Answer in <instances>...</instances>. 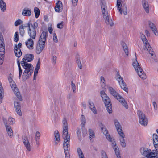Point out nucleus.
Masks as SVG:
<instances>
[{
    "label": "nucleus",
    "mask_w": 158,
    "mask_h": 158,
    "mask_svg": "<svg viewBox=\"0 0 158 158\" xmlns=\"http://www.w3.org/2000/svg\"><path fill=\"white\" fill-rule=\"evenodd\" d=\"M47 34V31H43L41 34L36 47V52L37 54H40L44 48Z\"/></svg>",
    "instance_id": "obj_1"
},
{
    "label": "nucleus",
    "mask_w": 158,
    "mask_h": 158,
    "mask_svg": "<svg viewBox=\"0 0 158 158\" xmlns=\"http://www.w3.org/2000/svg\"><path fill=\"white\" fill-rule=\"evenodd\" d=\"M100 94L107 111L109 114H111L112 112V105L110 99L104 91H101Z\"/></svg>",
    "instance_id": "obj_2"
},
{
    "label": "nucleus",
    "mask_w": 158,
    "mask_h": 158,
    "mask_svg": "<svg viewBox=\"0 0 158 158\" xmlns=\"http://www.w3.org/2000/svg\"><path fill=\"white\" fill-rule=\"evenodd\" d=\"M102 12L106 24L107 25H110L112 26L113 25V23L110 16L108 15V12L106 10L107 9L106 4L102 1L100 3Z\"/></svg>",
    "instance_id": "obj_3"
},
{
    "label": "nucleus",
    "mask_w": 158,
    "mask_h": 158,
    "mask_svg": "<svg viewBox=\"0 0 158 158\" xmlns=\"http://www.w3.org/2000/svg\"><path fill=\"white\" fill-rule=\"evenodd\" d=\"M108 90L110 94L118 100L126 109L128 108V106L124 99L120 96L113 88L109 87L108 88Z\"/></svg>",
    "instance_id": "obj_4"
},
{
    "label": "nucleus",
    "mask_w": 158,
    "mask_h": 158,
    "mask_svg": "<svg viewBox=\"0 0 158 158\" xmlns=\"http://www.w3.org/2000/svg\"><path fill=\"white\" fill-rule=\"evenodd\" d=\"M141 153L147 158H158V152L153 150L147 148H142L140 149Z\"/></svg>",
    "instance_id": "obj_5"
},
{
    "label": "nucleus",
    "mask_w": 158,
    "mask_h": 158,
    "mask_svg": "<svg viewBox=\"0 0 158 158\" xmlns=\"http://www.w3.org/2000/svg\"><path fill=\"white\" fill-rule=\"evenodd\" d=\"M136 54L135 53V59L134 60H133L132 65L138 75L140 78L143 79H145L146 77V75L144 73V72L137 61V57L136 56Z\"/></svg>",
    "instance_id": "obj_6"
},
{
    "label": "nucleus",
    "mask_w": 158,
    "mask_h": 158,
    "mask_svg": "<svg viewBox=\"0 0 158 158\" xmlns=\"http://www.w3.org/2000/svg\"><path fill=\"white\" fill-rule=\"evenodd\" d=\"M63 138L64 141H70V135L68 134V125L67 120L64 118L63 120Z\"/></svg>",
    "instance_id": "obj_7"
},
{
    "label": "nucleus",
    "mask_w": 158,
    "mask_h": 158,
    "mask_svg": "<svg viewBox=\"0 0 158 158\" xmlns=\"http://www.w3.org/2000/svg\"><path fill=\"white\" fill-rule=\"evenodd\" d=\"M38 24L37 22H35L31 25V28L28 30V33L30 38L35 39L36 35V29L38 27Z\"/></svg>",
    "instance_id": "obj_8"
},
{
    "label": "nucleus",
    "mask_w": 158,
    "mask_h": 158,
    "mask_svg": "<svg viewBox=\"0 0 158 158\" xmlns=\"http://www.w3.org/2000/svg\"><path fill=\"white\" fill-rule=\"evenodd\" d=\"M137 113L139 118V123L142 126H146L148 120L145 114L140 110L138 111Z\"/></svg>",
    "instance_id": "obj_9"
},
{
    "label": "nucleus",
    "mask_w": 158,
    "mask_h": 158,
    "mask_svg": "<svg viewBox=\"0 0 158 158\" xmlns=\"http://www.w3.org/2000/svg\"><path fill=\"white\" fill-rule=\"evenodd\" d=\"M117 80L118 81L121 88L127 93L128 89L127 86L119 73H117Z\"/></svg>",
    "instance_id": "obj_10"
},
{
    "label": "nucleus",
    "mask_w": 158,
    "mask_h": 158,
    "mask_svg": "<svg viewBox=\"0 0 158 158\" xmlns=\"http://www.w3.org/2000/svg\"><path fill=\"white\" fill-rule=\"evenodd\" d=\"M10 84L12 90L14 91V93L17 96V98L19 101H22L23 100L22 97L20 94V92L18 91L19 89L16 87V84L14 81L10 83Z\"/></svg>",
    "instance_id": "obj_11"
},
{
    "label": "nucleus",
    "mask_w": 158,
    "mask_h": 158,
    "mask_svg": "<svg viewBox=\"0 0 158 158\" xmlns=\"http://www.w3.org/2000/svg\"><path fill=\"white\" fill-rule=\"evenodd\" d=\"M69 141L67 140L64 141L63 147L65 155V158H70L69 154Z\"/></svg>",
    "instance_id": "obj_12"
},
{
    "label": "nucleus",
    "mask_w": 158,
    "mask_h": 158,
    "mask_svg": "<svg viewBox=\"0 0 158 158\" xmlns=\"http://www.w3.org/2000/svg\"><path fill=\"white\" fill-rule=\"evenodd\" d=\"M34 58V56L33 54H26L22 59V61L21 62V63H27L33 60Z\"/></svg>",
    "instance_id": "obj_13"
},
{
    "label": "nucleus",
    "mask_w": 158,
    "mask_h": 158,
    "mask_svg": "<svg viewBox=\"0 0 158 158\" xmlns=\"http://www.w3.org/2000/svg\"><path fill=\"white\" fill-rule=\"evenodd\" d=\"M14 108L17 114L20 116H21L22 113L21 110V105L19 101H15L14 102Z\"/></svg>",
    "instance_id": "obj_14"
},
{
    "label": "nucleus",
    "mask_w": 158,
    "mask_h": 158,
    "mask_svg": "<svg viewBox=\"0 0 158 158\" xmlns=\"http://www.w3.org/2000/svg\"><path fill=\"white\" fill-rule=\"evenodd\" d=\"M21 64L23 67L25 69V70L28 71L27 72H32L33 70L34 67L31 64L27 63H21Z\"/></svg>",
    "instance_id": "obj_15"
},
{
    "label": "nucleus",
    "mask_w": 158,
    "mask_h": 158,
    "mask_svg": "<svg viewBox=\"0 0 158 158\" xmlns=\"http://www.w3.org/2000/svg\"><path fill=\"white\" fill-rule=\"evenodd\" d=\"M4 123L8 135L12 137L13 135V133L11 127L7 125L6 121L4 119Z\"/></svg>",
    "instance_id": "obj_16"
},
{
    "label": "nucleus",
    "mask_w": 158,
    "mask_h": 158,
    "mask_svg": "<svg viewBox=\"0 0 158 158\" xmlns=\"http://www.w3.org/2000/svg\"><path fill=\"white\" fill-rule=\"evenodd\" d=\"M24 144L27 150L30 151L31 150L30 145L27 137L26 136H24L22 138Z\"/></svg>",
    "instance_id": "obj_17"
},
{
    "label": "nucleus",
    "mask_w": 158,
    "mask_h": 158,
    "mask_svg": "<svg viewBox=\"0 0 158 158\" xmlns=\"http://www.w3.org/2000/svg\"><path fill=\"white\" fill-rule=\"evenodd\" d=\"M153 144L156 149L155 151L158 152V135L156 134L153 135Z\"/></svg>",
    "instance_id": "obj_18"
},
{
    "label": "nucleus",
    "mask_w": 158,
    "mask_h": 158,
    "mask_svg": "<svg viewBox=\"0 0 158 158\" xmlns=\"http://www.w3.org/2000/svg\"><path fill=\"white\" fill-rule=\"evenodd\" d=\"M114 122L115 126L118 134L120 135V132L123 133L122 129V126L118 121L117 119H115L114 120Z\"/></svg>",
    "instance_id": "obj_19"
},
{
    "label": "nucleus",
    "mask_w": 158,
    "mask_h": 158,
    "mask_svg": "<svg viewBox=\"0 0 158 158\" xmlns=\"http://www.w3.org/2000/svg\"><path fill=\"white\" fill-rule=\"evenodd\" d=\"M31 11L30 9L27 7L25 8L23 10L22 15L23 16H29L31 15Z\"/></svg>",
    "instance_id": "obj_20"
},
{
    "label": "nucleus",
    "mask_w": 158,
    "mask_h": 158,
    "mask_svg": "<svg viewBox=\"0 0 158 158\" xmlns=\"http://www.w3.org/2000/svg\"><path fill=\"white\" fill-rule=\"evenodd\" d=\"M31 38H29L26 42V46L30 49H32L33 48L34 41Z\"/></svg>",
    "instance_id": "obj_21"
},
{
    "label": "nucleus",
    "mask_w": 158,
    "mask_h": 158,
    "mask_svg": "<svg viewBox=\"0 0 158 158\" xmlns=\"http://www.w3.org/2000/svg\"><path fill=\"white\" fill-rule=\"evenodd\" d=\"M55 10L56 12H60L63 9L62 4L60 1H58L55 7Z\"/></svg>",
    "instance_id": "obj_22"
},
{
    "label": "nucleus",
    "mask_w": 158,
    "mask_h": 158,
    "mask_svg": "<svg viewBox=\"0 0 158 158\" xmlns=\"http://www.w3.org/2000/svg\"><path fill=\"white\" fill-rule=\"evenodd\" d=\"M14 53L15 56L18 58L20 57L22 54L20 49H18V47H17L16 44L15 46Z\"/></svg>",
    "instance_id": "obj_23"
},
{
    "label": "nucleus",
    "mask_w": 158,
    "mask_h": 158,
    "mask_svg": "<svg viewBox=\"0 0 158 158\" xmlns=\"http://www.w3.org/2000/svg\"><path fill=\"white\" fill-rule=\"evenodd\" d=\"M89 106V107L90 109H91V111L94 114H97V111L96 109L94 106V103L90 101H88Z\"/></svg>",
    "instance_id": "obj_24"
},
{
    "label": "nucleus",
    "mask_w": 158,
    "mask_h": 158,
    "mask_svg": "<svg viewBox=\"0 0 158 158\" xmlns=\"http://www.w3.org/2000/svg\"><path fill=\"white\" fill-rule=\"evenodd\" d=\"M150 27L156 36L158 35V33L157 29L155 25L152 23L150 22L149 23Z\"/></svg>",
    "instance_id": "obj_25"
},
{
    "label": "nucleus",
    "mask_w": 158,
    "mask_h": 158,
    "mask_svg": "<svg viewBox=\"0 0 158 158\" xmlns=\"http://www.w3.org/2000/svg\"><path fill=\"white\" fill-rule=\"evenodd\" d=\"M142 5L146 12L148 13L149 12V7L148 2L146 0H142Z\"/></svg>",
    "instance_id": "obj_26"
},
{
    "label": "nucleus",
    "mask_w": 158,
    "mask_h": 158,
    "mask_svg": "<svg viewBox=\"0 0 158 158\" xmlns=\"http://www.w3.org/2000/svg\"><path fill=\"white\" fill-rule=\"evenodd\" d=\"M119 135L122 137L120 139L121 145L122 147H125L126 146V143L125 142V140L124 139V138L125 137L124 134L123 133L120 132V134Z\"/></svg>",
    "instance_id": "obj_27"
},
{
    "label": "nucleus",
    "mask_w": 158,
    "mask_h": 158,
    "mask_svg": "<svg viewBox=\"0 0 158 158\" xmlns=\"http://www.w3.org/2000/svg\"><path fill=\"white\" fill-rule=\"evenodd\" d=\"M148 52L149 53L151 54V56H152V58L154 59V60L156 62H157V60L156 58V55H154L153 54L154 51L151 48V47H150L149 48L147 49Z\"/></svg>",
    "instance_id": "obj_28"
},
{
    "label": "nucleus",
    "mask_w": 158,
    "mask_h": 158,
    "mask_svg": "<svg viewBox=\"0 0 158 158\" xmlns=\"http://www.w3.org/2000/svg\"><path fill=\"white\" fill-rule=\"evenodd\" d=\"M0 7L1 10L4 12L6 10V4L3 0L0 1Z\"/></svg>",
    "instance_id": "obj_29"
},
{
    "label": "nucleus",
    "mask_w": 158,
    "mask_h": 158,
    "mask_svg": "<svg viewBox=\"0 0 158 158\" xmlns=\"http://www.w3.org/2000/svg\"><path fill=\"white\" fill-rule=\"evenodd\" d=\"M121 2H123L122 0H117V1L116 6L118 9L121 14H122V10L121 7L122 6V4Z\"/></svg>",
    "instance_id": "obj_30"
},
{
    "label": "nucleus",
    "mask_w": 158,
    "mask_h": 158,
    "mask_svg": "<svg viewBox=\"0 0 158 158\" xmlns=\"http://www.w3.org/2000/svg\"><path fill=\"white\" fill-rule=\"evenodd\" d=\"M121 45L123 48L124 51L127 55H128V47L125 43L122 42L121 43Z\"/></svg>",
    "instance_id": "obj_31"
},
{
    "label": "nucleus",
    "mask_w": 158,
    "mask_h": 158,
    "mask_svg": "<svg viewBox=\"0 0 158 158\" xmlns=\"http://www.w3.org/2000/svg\"><path fill=\"white\" fill-rule=\"evenodd\" d=\"M31 25H33V24L31 23V21H29L28 23L25 24H22L21 26H22L24 29L26 27H28V30H29V29H30L31 28Z\"/></svg>",
    "instance_id": "obj_32"
},
{
    "label": "nucleus",
    "mask_w": 158,
    "mask_h": 158,
    "mask_svg": "<svg viewBox=\"0 0 158 158\" xmlns=\"http://www.w3.org/2000/svg\"><path fill=\"white\" fill-rule=\"evenodd\" d=\"M113 149L115 151V154L118 158H121L120 154L119 152V150L118 147L116 146Z\"/></svg>",
    "instance_id": "obj_33"
},
{
    "label": "nucleus",
    "mask_w": 158,
    "mask_h": 158,
    "mask_svg": "<svg viewBox=\"0 0 158 158\" xmlns=\"http://www.w3.org/2000/svg\"><path fill=\"white\" fill-rule=\"evenodd\" d=\"M40 59H39L38 61L36 64V68L35 69L34 73L37 74L38 72V70L39 69L40 67Z\"/></svg>",
    "instance_id": "obj_34"
},
{
    "label": "nucleus",
    "mask_w": 158,
    "mask_h": 158,
    "mask_svg": "<svg viewBox=\"0 0 158 158\" xmlns=\"http://www.w3.org/2000/svg\"><path fill=\"white\" fill-rule=\"evenodd\" d=\"M34 12L35 18H38L40 14V11L38 7H35L34 9Z\"/></svg>",
    "instance_id": "obj_35"
},
{
    "label": "nucleus",
    "mask_w": 158,
    "mask_h": 158,
    "mask_svg": "<svg viewBox=\"0 0 158 158\" xmlns=\"http://www.w3.org/2000/svg\"><path fill=\"white\" fill-rule=\"evenodd\" d=\"M19 33L21 36L23 37L24 35L25 31L22 26L19 27Z\"/></svg>",
    "instance_id": "obj_36"
},
{
    "label": "nucleus",
    "mask_w": 158,
    "mask_h": 158,
    "mask_svg": "<svg viewBox=\"0 0 158 158\" xmlns=\"http://www.w3.org/2000/svg\"><path fill=\"white\" fill-rule=\"evenodd\" d=\"M81 127H83L86 123V119L84 115H82L81 116Z\"/></svg>",
    "instance_id": "obj_37"
},
{
    "label": "nucleus",
    "mask_w": 158,
    "mask_h": 158,
    "mask_svg": "<svg viewBox=\"0 0 158 158\" xmlns=\"http://www.w3.org/2000/svg\"><path fill=\"white\" fill-rule=\"evenodd\" d=\"M3 90V88L2 86L1 83L0 82V104L2 102L3 99V96L2 95Z\"/></svg>",
    "instance_id": "obj_38"
},
{
    "label": "nucleus",
    "mask_w": 158,
    "mask_h": 158,
    "mask_svg": "<svg viewBox=\"0 0 158 158\" xmlns=\"http://www.w3.org/2000/svg\"><path fill=\"white\" fill-rule=\"evenodd\" d=\"M122 7V11H123L124 14L125 15H126L127 14V6L125 4H123V6Z\"/></svg>",
    "instance_id": "obj_39"
},
{
    "label": "nucleus",
    "mask_w": 158,
    "mask_h": 158,
    "mask_svg": "<svg viewBox=\"0 0 158 158\" xmlns=\"http://www.w3.org/2000/svg\"><path fill=\"white\" fill-rule=\"evenodd\" d=\"M76 61L77 63V64L78 66V67L80 69H81L82 68V66L81 64V63L80 60V58L79 57H76Z\"/></svg>",
    "instance_id": "obj_40"
},
{
    "label": "nucleus",
    "mask_w": 158,
    "mask_h": 158,
    "mask_svg": "<svg viewBox=\"0 0 158 158\" xmlns=\"http://www.w3.org/2000/svg\"><path fill=\"white\" fill-rule=\"evenodd\" d=\"M101 125L102 126V127H101V129L102 132L103 133V134L104 135H106L108 133V130L106 129V128H104L103 126V125L101 123Z\"/></svg>",
    "instance_id": "obj_41"
},
{
    "label": "nucleus",
    "mask_w": 158,
    "mask_h": 158,
    "mask_svg": "<svg viewBox=\"0 0 158 158\" xmlns=\"http://www.w3.org/2000/svg\"><path fill=\"white\" fill-rule=\"evenodd\" d=\"M101 85L103 89H105V84L104 83V82L105 81V80L104 78L103 77L101 76Z\"/></svg>",
    "instance_id": "obj_42"
},
{
    "label": "nucleus",
    "mask_w": 158,
    "mask_h": 158,
    "mask_svg": "<svg viewBox=\"0 0 158 158\" xmlns=\"http://www.w3.org/2000/svg\"><path fill=\"white\" fill-rule=\"evenodd\" d=\"M89 134L90 138V139L93 138L94 136V134L93 131L91 129H89Z\"/></svg>",
    "instance_id": "obj_43"
},
{
    "label": "nucleus",
    "mask_w": 158,
    "mask_h": 158,
    "mask_svg": "<svg viewBox=\"0 0 158 158\" xmlns=\"http://www.w3.org/2000/svg\"><path fill=\"white\" fill-rule=\"evenodd\" d=\"M56 132L55 131V137L56 138V141H57L58 142L60 140L59 134L58 131H57L56 133Z\"/></svg>",
    "instance_id": "obj_44"
},
{
    "label": "nucleus",
    "mask_w": 158,
    "mask_h": 158,
    "mask_svg": "<svg viewBox=\"0 0 158 158\" xmlns=\"http://www.w3.org/2000/svg\"><path fill=\"white\" fill-rule=\"evenodd\" d=\"M27 71H28L27 70H25L23 74V79L24 81H26L27 79H25V78L27 76V73H28Z\"/></svg>",
    "instance_id": "obj_45"
},
{
    "label": "nucleus",
    "mask_w": 158,
    "mask_h": 158,
    "mask_svg": "<svg viewBox=\"0 0 158 158\" xmlns=\"http://www.w3.org/2000/svg\"><path fill=\"white\" fill-rule=\"evenodd\" d=\"M19 40V35L18 32H16L15 33L14 35V41L16 42H17Z\"/></svg>",
    "instance_id": "obj_46"
},
{
    "label": "nucleus",
    "mask_w": 158,
    "mask_h": 158,
    "mask_svg": "<svg viewBox=\"0 0 158 158\" xmlns=\"http://www.w3.org/2000/svg\"><path fill=\"white\" fill-rule=\"evenodd\" d=\"M81 127L83 136V137H85V136L87 134V131L86 129L85 128L84 126L83 127Z\"/></svg>",
    "instance_id": "obj_47"
},
{
    "label": "nucleus",
    "mask_w": 158,
    "mask_h": 158,
    "mask_svg": "<svg viewBox=\"0 0 158 158\" xmlns=\"http://www.w3.org/2000/svg\"><path fill=\"white\" fill-rule=\"evenodd\" d=\"M77 151L79 157L81 156H83L84 155L82 152L80 148H77Z\"/></svg>",
    "instance_id": "obj_48"
},
{
    "label": "nucleus",
    "mask_w": 158,
    "mask_h": 158,
    "mask_svg": "<svg viewBox=\"0 0 158 158\" xmlns=\"http://www.w3.org/2000/svg\"><path fill=\"white\" fill-rule=\"evenodd\" d=\"M22 23V21L20 19H18L15 22V26H17L19 25Z\"/></svg>",
    "instance_id": "obj_49"
},
{
    "label": "nucleus",
    "mask_w": 158,
    "mask_h": 158,
    "mask_svg": "<svg viewBox=\"0 0 158 158\" xmlns=\"http://www.w3.org/2000/svg\"><path fill=\"white\" fill-rule=\"evenodd\" d=\"M71 87L73 93H75V90H76V87L75 84L73 83L72 81H71Z\"/></svg>",
    "instance_id": "obj_50"
},
{
    "label": "nucleus",
    "mask_w": 158,
    "mask_h": 158,
    "mask_svg": "<svg viewBox=\"0 0 158 158\" xmlns=\"http://www.w3.org/2000/svg\"><path fill=\"white\" fill-rule=\"evenodd\" d=\"M101 153L102 158H108L107 155L104 151L102 150Z\"/></svg>",
    "instance_id": "obj_51"
},
{
    "label": "nucleus",
    "mask_w": 158,
    "mask_h": 158,
    "mask_svg": "<svg viewBox=\"0 0 158 158\" xmlns=\"http://www.w3.org/2000/svg\"><path fill=\"white\" fill-rule=\"evenodd\" d=\"M63 22H62L57 24V27L58 28L61 29L63 28Z\"/></svg>",
    "instance_id": "obj_52"
},
{
    "label": "nucleus",
    "mask_w": 158,
    "mask_h": 158,
    "mask_svg": "<svg viewBox=\"0 0 158 158\" xmlns=\"http://www.w3.org/2000/svg\"><path fill=\"white\" fill-rule=\"evenodd\" d=\"M8 121L11 123V124H13L15 123V119L11 117H9Z\"/></svg>",
    "instance_id": "obj_53"
},
{
    "label": "nucleus",
    "mask_w": 158,
    "mask_h": 158,
    "mask_svg": "<svg viewBox=\"0 0 158 158\" xmlns=\"http://www.w3.org/2000/svg\"><path fill=\"white\" fill-rule=\"evenodd\" d=\"M141 38L143 43H144L146 41H147L145 36L143 34L141 35Z\"/></svg>",
    "instance_id": "obj_54"
},
{
    "label": "nucleus",
    "mask_w": 158,
    "mask_h": 158,
    "mask_svg": "<svg viewBox=\"0 0 158 158\" xmlns=\"http://www.w3.org/2000/svg\"><path fill=\"white\" fill-rule=\"evenodd\" d=\"M107 139L110 142H112V139L111 138L108 132V133L106 135H105Z\"/></svg>",
    "instance_id": "obj_55"
},
{
    "label": "nucleus",
    "mask_w": 158,
    "mask_h": 158,
    "mask_svg": "<svg viewBox=\"0 0 158 158\" xmlns=\"http://www.w3.org/2000/svg\"><path fill=\"white\" fill-rule=\"evenodd\" d=\"M144 43L145 44V46L146 49H147L149 48L150 47H151L148 41H146L144 42Z\"/></svg>",
    "instance_id": "obj_56"
},
{
    "label": "nucleus",
    "mask_w": 158,
    "mask_h": 158,
    "mask_svg": "<svg viewBox=\"0 0 158 158\" xmlns=\"http://www.w3.org/2000/svg\"><path fill=\"white\" fill-rule=\"evenodd\" d=\"M33 70L31 72L30 71V72H28V73H27V77H26L25 79H28L31 76L32 73H33Z\"/></svg>",
    "instance_id": "obj_57"
},
{
    "label": "nucleus",
    "mask_w": 158,
    "mask_h": 158,
    "mask_svg": "<svg viewBox=\"0 0 158 158\" xmlns=\"http://www.w3.org/2000/svg\"><path fill=\"white\" fill-rule=\"evenodd\" d=\"M0 48H5L4 41H0Z\"/></svg>",
    "instance_id": "obj_58"
},
{
    "label": "nucleus",
    "mask_w": 158,
    "mask_h": 158,
    "mask_svg": "<svg viewBox=\"0 0 158 158\" xmlns=\"http://www.w3.org/2000/svg\"><path fill=\"white\" fill-rule=\"evenodd\" d=\"M54 37H53V40L56 43H57L58 42L57 38V36H56V34L55 33H54L53 34Z\"/></svg>",
    "instance_id": "obj_59"
},
{
    "label": "nucleus",
    "mask_w": 158,
    "mask_h": 158,
    "mask_svg": "<svg viewBox=\"0 0 158 158\" xmlns=\"http://www.w3.org/2000/svg\"><path fill=\"white\" fill-rule=\"evenodd\" d=\"M73 6H75L77 3L78 0H71Z\"/></svg>",
    "instance_id": "obj_60"
},
{
    "label": "nucleus",
    "mask_w": 158,
    "mask_h": 158,
    "mask_svg": "<svg viewBox=\"0 0 158 158\" xmlns=\"http://www.w3.org/2000/svg\"><path fill=\"white\" fill-rule=\"evenodd\" d=\"M56 56H54L52 57V62L53 63L55 64L56 62Z\"/></svg>",
    "instance_id": "obj_61"
},
{
    "label": "nucleus",
    "mask_w": 158,
    "mask_h": 158,
    "mask_svg": "<svg viewBox=\"0 0 158 158\" xmlns=\"http://www.w3.org/2000/svg\"><path fill=\"white\" fill-rule=\"evenodd\" d=\"M77 136L81 135V132L80 130L78 128H77Z\"/></svg>",
    "instance_id": "obj_62"
},
{
    "label": "nucleus",
    "mask_w": 158,
    "mask_h": 158,
    "mask_svg": "<svg viewBox=\"0 0 158 158\" xmlns=\"http://www.w3.org/2000/svg\"><path fill=\"white\" fill-rule=\"evenodd\" d=\"M1 40L4 41L3 36L1 32H0V41Z\"/></svg>",
    "instance_id": "obj_63"
},
{
    "label": "nucleus",
    "mask_w": 158,
    "mask_h": 158,
    "mask_svg": "<svg viewBox=\"0 0 158 158\" xmlns=\"http://www.w3.org/2000/svg\"><path fill=\"white\" fill-rule=\"evenodd\" d=\"M8 79L10 83L13 81V80L12 79L11 76H9V77L8 78Z\"/></svg>",
    "instance_id": "obj_64"
}]
</instances>
